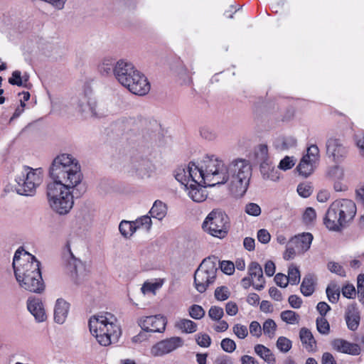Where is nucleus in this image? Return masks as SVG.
I'll return each mask as SVG.
<instances>
[{"mask_svg":"<svg viewBox=\"0 0 364 364\" xmlns=\"http://www.w3.org/2000/svg\"><path fill=\"white\" fill-rule=\"evenodd\" d=\"M206 164L210 187L229 182L230 190L235 197L240 198L245 194L252 176V166L247 160L235 159L226 165L218 156L210 155Z\"/></svg>","mask_w":364,"mask_h":364,"instance_id":"obj_1","label":"nucleus"},{"mask_svg":"<svg viewBox=\"0 0 364 364\" xmlns=\"http://www.w3.org/2000/svg\"><path fill=\"white\" fill-rule=\"evenodd\" d=\"M13 267L21 287L34 293H41L44 290L40 262L22 247H19L14 254Z\"/></svg>","mask_w":364,"mask_h":364,"instance_id":"obj_2","label":"nucleus"},{"mask_svg":"<svg viewBox=\"0 0 364 364\" xmlns=\"http://www.w3.org/2000/svg\"><path fill=\"white\" fill-rule=\"evenodd\" d=\"M49 183L74 189L80 186L83 176L78 161L71 154L57 156L49 168Z\"/></svg>","mask_w":364,"mask_h":364,"instance_id":"obj_3","label":"nucleus"},{"mask_svg":"<svg viewBox=\"0 0 364 364\" xmlns=\"http://www.w3.org/2000/svg\"><path fill=\"white\" fill-rule=\"evenodd\" d=\"M89 328L92 335L103 346L117 342L121 335L117 318L107 312L92 316L89 320Z\"/></svg>","mask_w":364,"mask_h":364,"instance_id":"obj_4","label":"nucleus"},{"mask_svg":"<svg viewBox=\"0 0 364 364\" xmlns=\"http://www.w3.org/2000/svg\"><path fill=\"white\" fill-rule=\"evenodd\" d=\"M72 190L60 185L48 183L47 201L53 212L60 215H65L70 213L74 205Z\"/></svg>","mask_w":364,"mask_h":364,"instance_id":"obj_5","label":"nucleus"},{"mask_svg":"<svg viewBox=\"0 0 364 364\" xmlns=\"http://www.w3.org/2000/svg\"><path fill=\"white\" fill-rule=\"evenodd\" d=\"M43 180V171L41 168H32L24 166L21 173L15 178L16 191L19 195L32 196L36 193V188L42 183Z\"/></svg>","mask_w":364,"mask_h":364,"instance_id":"obj_6","label":"nucleus"},{"mask_svg":"<svg viewBox=\"0 0 364 364\" xmlns=\"http://www.w3.org/2000/svg\"><path fill=\"white\" fill-rule=\"evenodd\" d=\"M210 159V155H205L202 160L196 165L194 162H190L188 165L178 166L174 171L175 178L184 186L192 181H203L207 180L208 168H206V161ZM208 184V181H205Z\"/></svg>","mask_w":364,"mask_h":364,"instance_id":"obj_7","label":"nucleus"},{"mask_svg":"<svg viewBox=\"0 0 364 364\" xmlns=\"http://www.w3.org/2000/svg\"><path fill=\"white\" fill-rule=\"evenodd\" d=\"M219 259L216 257L205 258L194 273V285L196 289L203 293L207 288L214 283L218 269Z\"/></svg>","mask_w":364,"mask_h":364,"instance_id":"obj_8","label":"nucleus"},{"mask_svg":"<svg viewBox=\"0 0 364 364\" xmlns=\"http://www.w3.org/2000/svg\"><path fill=\"white\" fill-rule=\"evenodd\" d=\"M230 227L229 217L219 210L209 213L202 223V229L205 232L219 239H223L228 235Z\"/></svg>","mask_w":364,"mask_h":364,"instance_id":"obj_9","label":"nucleus"},{"mask_svg":"<svg viewBox=\"0 0 364 364\" xmlns=\"http://www.w3.org/2000/svg\"><path fill=\"white\" fill-rule=\"evenodd\" d=\"M75 109L87 116L101 118L107 115L108 110L102 102L86 92L80 94L73 100Z\"/></svg>","mask_w":364,"mask_h":364,"instance_id":"obj_10","label":"nucleus"},{"mask_svg":"<svg viewBox=\"0 0 364 364\" xmlns=\"http://www.w3.org/2000/svg\"><path fill=\"white\" fill-rule=\"evenodd\" d=\"M319 149L315 144L308 147L306 154L301 158L296 167L299 175L306 178L309 176L316 168L319 161Z\"/></svg>","mask_w":364,"mask_h":364,"instance_id":"obj_11","label":"nucleus"},{"mask_svg":"<svg viewBox=\"0 0 364 364\" xmlns=\"http://www.w3.org/2000/svg\"><path fill=\"white\" fill-rule=\"evenodd\" d=\"M127 171L139 178H148L156 173L155 165L145 159H133L127 165Z\"/></svg>","mask_w":364,"mask_h":364,"instance_id":"obj_12","label":"nucleus"},{"mask_svg":"<svg viewBox=\"0 0 364 364\" xmlns=\"http://www.w3.org/2000/svg\"><path fill=\"white\" fill-rule=\"evenodd\" d=\"M139 72V70L132 63L119 60L114 66V76L122 86L125 87L128 82L134 77Z\"/></svg>","mask_w":364,"mask_h":364,"instance_id":"obj_13","label":"nucleus"},{"mask_svg":"<svg viewBox=\"0 0 364 364\" xmlns=\"http://www.w3.org/2000/svg\"><path fill=\"white\" fill-rule=\"evenodd\" d=\"M326 154L334 162L342 161L347 156L348 149L341 139L330 138L326 141Z\"/></svg>","mask_w":364,"mask_h":364,"instance_id":"obj_14","label":"nucleus"},{"mask_svg":"<svg viewBox=\"0 0 364 364\" xmlns=\"http://www.w3.org/2000/svg\"><path fill=\"white\" fill-rule=\"evenodd\" d=\"M138 323L146 332L161 333L165 330L166 318L160 315L144 316L139 318Z\"/></svg>","mask_w":364,"mask_h":364,"instance_id":"obj_15","label":"nucleus"},{"mask_svg":"<svg viewBox=\"0 0 364 364\" xmlns=\"http://www.w3.org/2000/svg\"><path fill=\"white\" fill-rule=\"evenodd\" d=\"M183 344V341L181 338L177 336L171 337L158 342L151 348V352L154 356H162L181 347Z\"/></svg>","mask_w":364,"mask_h":364,"instance_id":"obj_16","label":"nucleus"},{"mask_svg":"<svg viewBox=\"0 0 364 364\" xmlns=\"http://www.w3.org/2000/svg\"><path fill=\"white\" fill-rule=\"evenodd\" d=\"M341 213L339 211V206L337 203L333 202L328 208L326 216L324 218V224L326 227L333 231H339L345 227L344 222H343Z\"/></svg>","mask_w":364,"mask_h":364,"instance_id":"obj_17","label":"nucleus"},{"mask_svg":"<svg viewBox=\"0 0 364 364\" xmlns=\"http://www.w3.org/2000/svg\"><path fill=\"white\" fill-rule=\"evenodd\" d=\"M124 87L134 95L142 96L149 92L150 84L145 75L139 71L134 77L128 82L127 85Z\"/></svg>","mask_w":364,"mask_h":364,"instance_id":"obj_18","label":"nucleus"},{"mask_svg":"<svg viewBox=\"0 0 364 364\" xmlns=\"http://www.w3.org/2000/svg\"><path fill=\"white\" fill-rule=\"evenodd\" d=\"M205 181L206 180L197 182L192 181L185 186L188 196L193 201L201 203L206 199L208 193L205 187L210 186Z\"/></svg>","mask_w":364,"mask_h":364,"instance_id":"obj_19","label":"nucleus"},{"mask_svg":"<svg viewBox=\"0 0 364 364\" xmlns=\"http://www.w3.org/2000/svg\"><path fill=\"white\" fill-rule=\"evenodd\" d=\"M339 206V211L341 213V217L340 219H343L344 225L350 222L356 214V205L355 203L348 199L336 200L334 201Z\"/></svg>","mask_w":364,"mask_h":364,"instance_id":"obj_20","label":"nucleus"},{"mask_svg":"<svg viewBox=\"0 0 364 364\" xmlns=\"http://www.w3.org/2000/svg\"><path fill=\"white\" fill-rule=\"evenodd\" d=\"M332 348L339 353L358 355L360 353V348L356 343L348 342L342 338L333 339L331 343Z\"/></svg>","mask_w":364,"mask_h":364,"instance_id":"obj_21","label":"nucleus"},{"mask_svg":"<svg viewBox=\"0 0 364 364\" xmlns=\"http://www.w3.org/2000/svg\"><path fill=\"white\" fill-rule=\"evenodd\" d=\"M248 274L252 279V286L257 290H262L264 287V278L262 267L257 262H252L248 266Z\"/></svg>","mask_w":364,"mask_h":364,"instance_id":"obj_22","label":"nucleus"},{"mask_svg":"<svg viewBox=\"0 0 364 364\" xmlns=\"http://www.w3.org/2000/svg\"><path fill=\"white\" fill-rule=\"evenodd\" d=\"M27 308L38 322H43L46 319V314L42 301L36 297H31L27 301Z\"/></svg>","mask_w":364,"mask_h":364,"instance_id":"obj_23","label":"nucleus"},{"mask_svg":"<svg viewBox=\"0 0 364 364\" xmlns=\"http://www.w3.org/2000/svg\"><path fill=\"white\" fill-rule=\"evenodd\" d=\"M313 235L309 232H304L302 234L295 235L289 240L291 245H294L296 250L302 254L306 252L311 247L313 240Z\"/></svg>","mask_w":364,"mask_h":364,"instance_id":"obj_24","label":"nucleus"},{"mask_svg":"<svg viewBox=\"0 0 364 364\" xmlns=\"http://www.w3.org/2000/svg\"><path fill=\"white\" fill-rule=\"evenodd\" d=\"M70 309V304L63 299H58L54 306V321L63 324L66 321Z\"/></svg>","mask_w":364,"mask_h":364,"instance_id":"obj_25","label":"nucleus"},{"mask_svg":"<svg viewBox=\"0 0 364 364\" xmlns=\"http://www.w3.org/2000/svg\"><path fill=\"white\" fill-rule=\"evenodd\" d=\"M260 172L263 178L277 181L279 178V173L271 159H265L259 162Z\"/></svg>","mask_w":364,"mask_h":364,"instance_id":"obj_26","label":"nucleus"},{"mask_svg":"<svg viewBox=\"0 0 364 364\" xmlns=\"http://www.w3.org/2000/svg\"><path fill=\"white\" fill-rule=\"evenodd\" d=\"M67 268L73 279L75 280L76 283H80L81 279L85 276V267L82 262L73 257L68 262Z\"/></svg>","mask_w":364,"mask_h":364,"instance_id":"obj_27","label":"nucleus"},{"mask_svg":"<svg viewBox=\"0 0 364 364\" xmlns=\"http://www.w3.org/2000/svg\"><path fill=\"white\" fill-rule=\"evenodd\" d=\"M345 319L348 328L350 331H355L358 329L360 324V314L358 309L354 305L348 306L346 312Z\"/></svg>","mask_w":364,"mask_h":364,"instance_id":"obj_28","label":"nucleus"},{"mask_svg":"<svg viewBox=\"0 0 364 364\" xmlns=\"http://www.w3.org/2000/svg\"><path fill=\"white\" fill-rule=\"evenodd\" d=\"M299 338L303 346L306 348V350H316V341L309 329L306 328H301L299 331Z\"/></svg>","mask_w":364,"mask_h":364,"instance_id":"obj_29","label":"nucleus"},{"mask_svg":"<svg viewBox=\"0 0 364 364\" xmlns=\"http://www.w3.org/2000/svg\"><path fill=\"white\" fill-rule=\"evenodd\" d=\"M167 213L166 205L161 200H156L151 208L150 209L149 214L151 218H156L159 220H161L165 218Z\"/></svg>","mask_w":364,"mask_h":364,"instance_id":"obj_30","label":"nucleus"},{"mask_svg":"<svg viewBox=\"0 0 364 364\" xmlns=\"http://www.w3.org/2000/svg\"><path fill=\"white\" fill-rule=\"evenodd\" d=\"M316 279L313 274H308L304 276L301 284V292L306 296H311L315 290Z\"/></svg>","mask_w":364,"mask_h":364,"instance_id":"obj_31","label":"nucleus"},{"mask_svg":"<svg viewBox=\"0 0 364 364\" xmlns=\"http://www.w3.org/2000/svg\"><path fill=\"white\" fill-rule=\"evenodd\" d=\"M117 62L112 58L107 57L102 59L99 65V71L104 76L114 75V68Z\"/></svg>","mask_w":364,"mask_h":364,"instance_id":"obj_32","label":"nucleus"},{"mask_svg":"<svg viewBox=\"0 0 364 364\" xmlns=\"http://www.w3.org/2000/svg\"><path fill=\"white\" fill-rule=\"evenodd\" d=\"M255 353L268 364H274L275 358L272 351L262 344H257L255 346Z\"/></svg>","mask_w":364,"mask_h":364,"instance_id":"obj_33","label":"nucleus"},{"mask_svg":"<svg viewBox=\"0 0 364 364\" xmlns=\"http://www.w3.org/2000/svg\"><path fill=\"white\" fill-rule=\"evenodd\" d=\"M175 327L186 333H192L197 331V324L193 321L186 318H181L176 321Z\"/></svg>","mask_w":364,"mask_h":364,"instance_id":"obj_34","label":"nucleus"},{"mask_svg":"<svg viewBox=\"0 0 364 364\" xmlns=\"http://www.w3.org/2000/svg\"><path fill=\"white\" fill-rule=\"evenodd\" d=\"M296 143L297 140L294 136H282L277 139L274 142V146L278 149L286 150L296 146Z\"/></svg>","mask_w":364,"mask_h":364,"instance_id":"obj_35","label":"nucleus"},{"mask_svg":"<svg viewBox=\"0 0 364 364\" xmlns=\"http://www.w3.org/2000/svg\"><path fill=\"white\" fill-rule=\"evenodd\" d=\"M120 233L125 237H131L136 231L134 221L122 220L119 225Z\"/></svg>","mask_w":364,"mask_h":364,"instance_id":"obj_36","label":"nucleus"},{"mask_svg":"<svg viewBox=\"0 0 364 364\" xmlns=\"http://www.w3.org/2000/svg\"><path fill=\"white\" fill-rule=\"evenodd\" d=\"M134 223L136 230L142 229L145 230L146 231H149L152 225L151 218L149 215L141 216L136 219Z\"/></svg>","mask_w":364,"mask_h":364,"instance_id":"obj_37","label":"nucleus"},{"mask_svg":"<svg viewBox=\"0 0 364 364\" xmlns=\"http://www.w3.org/2000/svg\"><path fill=\"white\" fill-rule=\"evenodd\" d=\"M281 319L288 324H297L299 322L300 316L295 311L291 310H286L281 313Z\"/></svg>","mask_w":364,"mask_h":364,"instance_id":"obj_38","label":"nucleus"},{"mask_svg":"<svg viewBox=\"0 0 364 364\" xmlns=\"http://www.w3.org/2000/svg\"><path fill=\"white\" fill-rule=\"evenodd\" d=\"M287 277L290 284H298L301 279V274L299 268L295 264H291L289 267L288 275Z\"/></svg>","mask_w":364,"mask_h":364,"instance_id":"obj_39","label":"nucleus"},{"mask_svg":"<svg viewBox=\"0 0 364 364\" xmlns=\"http://www.w3.org/2000/svg\"><path fill=\"white\" fill-rule=\"evenodd\" d=\"M262 328L264 335L267 336L270 338L274 337L277 330V324L274 320L270 318L266 320Z\"/></svg>","mask_w":364,"mask_h":364,"instance_id":"obj_40","label":"nucleus"},{"mask_svg":"<svg viewBox=\"0 0 364 364\" xmlns=\"http://www.w3.org/2000/svg\"><path fill=\"white\" fill-rule=\"evenodd\" d=\"M318 331L323 335H327L330 332V325L328 321L323 316L318 317L316 321Z\"/></svg>","mask_w":364,"mask_h":364,"instance_id":"obj_41","label":"nucleus"},{"mask_svg":"<svg viewBox=\"0 0 364 364\" xmlns=\"http://www.w3.org/2000/svg\"><path fill=\"white\" fill-rule=\"evenodd\" d=\"M326 294L330 302L336 303L340 296V289L336 285L328 286Z\"/></svg>","mask_w":364,"mask_h":364,"instance_id":"obj_42","label":"nucleus"},{"mask_svg":"<svg viewBox=\"0 0 364 364\" xmlns=\"http://www.w3.org/2000/svg\"><path fill=\"white\" fill-rule=\"evenodd\" d=\"M291 346L292 343L289 338L284 336H280L278 338L277 341V347L281 352H288L291 348Z\"/></svg>","mask_w":364,"mask_h":364,"instance_id":"obj_43","label":"nucleus"},{"mask_svg":"<svg viewBox=\"0 0 364 364\" xmlns=\"http://www.w3.org/2000/svg\"><path fill=\"white\" fill-rule=\"evenodd\" d=\"M233 333L240 339H245L248 336L247 327L241 323H236L232 327Z\"/></svg>","mask_w":364,"mask_h":364,"instance_id":"obj_44","label":"nucleus"},{"mask_svg":"<svg viewBox=\"0 0 364 364\" xmlns=\"http://www.w3.org/2000/svg\"><path fill=\"white\" fill-rule=\"evenodd\" d=\"M328 175L333 181H341L344 177V171L342 168L335 166L329 169Z\"/></svg>","mask_w":364,"mask_h":364,"instance_id":"obj_45","label":"nucleus"},{"mask_svg":"<svg viewBox=\"0 0 364 364\" xmlns=\"http://www.w3.org/2000/svg\"><path fill=\"white\" fill-rule=\"evenodd\" d=\"M162 283L161 282H145L141 288L143 294L152 293L155 294L156 291L161 288Z\"/></svg>","mask_w":364,"mask_h":364,"instance_id":"obj_46","label":"nucleus"},{"mask_svg":"<svg viewBox=\"0 0 364 364\" xmlns=\"http://www.w3.org/2000/svg\"><path fill=\"white\" fill-rule=\"evenodd\" d=\"M296 163V159L294 156H285L282 159L278 165V168L283 171H287L291 168Z\"/></svg>","mask_w":364,"mask_h":364,"instance_id":"obj_47","label":"nucleus"},{"mask_svg":"<svg viewBox=\"0 0 364 364\" xmlns=\"http://www.w3.org/2000/svg\"><path fill=\"white\" fill-rule=\"evenodd\" d=\"M189 315L194 319H200L204 316L205 311L200 306L193 304L189 308Z\"/></svg>","mask_w":364,"mask_h":364,"instance_id":"obj_48","label":"nucleus"},{"mask_svg":"<svg viewBox=\"0 0 364 364\" xmlns=\"http://www.w3.org/2000/svg\"><path fill=\"white\" fill-rule=\"evenodd\" d=\"M200 133L203 139L208 141L215 140L218 136L217 132L213 129L208 127L201 128Z\"/></svg>","mask_w":364,"mask_h":364,"instance_id":"obj_49","label":"nucleus"},{"mask_svg":"<svg viewBox=\"0 0 364 364\" xmlns=\"http://www.w3.org/2000/svg\"><path fill=\"white\" fill-rule=\"evenodd\" d=\"M245 212L251 216L257 217L261 214V208L255 203H249L245 207Z\"/></svg>","mask_w":364,"mask_h":364,"instance_id":"obj_50","label":"nucleus"},{"mask_svg":"<svg viewBox=\"0 0 364 364\" xmlns=\"http://www.w3.org/2000/svg\"><path fill=\"white\" fill-rule=\"evenodd\" d=\"M224 315L223 308L213 306H211L208 311V316L213 321H219L222 318Z\"/></svg>","mask_w":364,"mask_h":364,"instance_id":"obj_51","label":"nucleus"},{"mask_svg":"<svg viewBox=\"0 0 364 364\" xmlns=\"http://www.w3.org/2000/svg\"><path fill=\"white\" fill-rule=\"evenodd\" d=\"M230 291L226 287H220L215 290V296L218 301H225L230 297Z\"/></svg>","mask_w":364,"mask_h":364,"instance_id":"obj_52","label":"nucleus"},{"mask_svg":"<svg viewBox=\"0 0 364 364\" xmlns=\"http://www.w3.org/2000/svg\"><path fill=\"white\" fill-rule=\"evenodd\" d=\"M220 346L222 349L227 353H232L236 349L235 342L229 338L223 339Z\"/></svg>","mask_w":364,"mask_h":364,"instance_id":"obj_53","label":"nucleus"},{"mask_svg":"<svg viewBox=\"0 0 364 364\" xmlns=\"http://www.w3.org/2000/svg\"><path fill=\"white\" fill-rule=\"evenodd\" d=\"M327 267L328 270L332 273L336 274L341 277H346V272L340 264L334 262H329Z\"/></svg>","mask_w":364,"mask_h":364,"instance_id":"obj_54","label":"nucleus"},{"mask_svg":"<svg viewBox=\"0 0 364 364\" xmlns=\"http://www.w3.org/2000/svg\"><path fill=\"white\" fill-rule=\"evenodd\" d=\"M297 192L303 198H308L313 192L312 187L309 183H301L297 187Z\"/></svg>","mask_w":364,"mask_h":364,"instance_id":"obj_55","label":"nucleus"},{"mask_svg":"<svg viewBox=\"0 0 364 364\" xmlns=\"http://www.w3.org/2000/svg\"><path fill=\"white\" fill-rule=\"evenodd\" d=\"M218 267H220L221 271L228 275L233 274L235 270V264L230 261H223L218 263Z\"/></svg>","mask_w":364,"mask_h":364,"instance_id":"obj_56","label":"nucleus"},{"mask_svg":"<svg viewBox=\"0 0 364 364\" xmlns=\"http://www.w3.org/2000/svg\"><path fill=\"white\" fill-rule=\"evenodd\" d=\"M9 82L12 85H17L22 87L23 81L21 76V73L19 70H15L12 73L11 77L9 78Z\"/></svg>","mask_w":364,"mask_h":364,"instance_id":"obj_57","label":"nucleus"},{"mask_svg":"<svg viewBox=\"0 0 364 364\" xmlns=\"http://www.w3.org/2000/svg\"><path fill=\"white\" fill-rule=\"evenodd\" d=\"M298 254L300 253L296 250L294 245H291V242L289 241L283 255L284 259L286 260L291 259Z\"/></svg>","mask_w":364,"mask_h":364,"instance_id":"obj_58","label":"nucleus"},{"mask_svg":"<svg viewBox=\"0 0 364 364\" xmlns=\"http://www.w3.org/2000/svg\"><path fill=\"white\" fill-rule=\"evenodd\" d=\"M355 140L360 154L364 157V132L361 131L355 134Z\"/></svg>","mask_w":364,"mask_h":364,"instance_id":"obj_59","label":"nucleus"},{"mask_svg":"<svg viewBox=\"0 0 364 364\" xmlns=\"http://www.w3.org/2000/svg\"><path fill=\"white\" fill-rule=\"evenodd\" d=\"M316 218V211L312 208H307L304 213L303 220L306 224L312 223Z\"/></svg>","mask_w":364,"mask_h":364,"instance_id":"obj_60","label":"nucleus"},{"mask_svg":"<svg viewBox=\"0 0 364 364\" xmlns=\"http://www.w3.org/2000/svg\"><path fill=\"white\" fill-rule=\"evenodd\" d=\"M256 154L259 162L265 161V159H270L268 155V147L266 144H260L258 146V151Z\"/></svg>","mask_w":364,"mask_h":364,"instance_id":"obj_61","label":"nucleus"},{"mask_svg":"<svg viewBox=\"0 0 364 364\" xmlns=\"http://www.w3.org/2000/svg\"><path fill=\"white\" fill-rule=\"evenodd\" d=\"M257 240L262 244H267L271 239V235L269 231L266 229H260L257 234Z\"/></svg>","mask_w":364,"mask_h":364,"instance_id":"obj_62","label":"nucleus"},{"mask_svg":"<svg viewBox=\"0 0 364 364\" xmlns=\"http://www.w3.org/2000/svg\"><path fill=\"white\" fill-rule=\"evenodd\" d=\"M262 328L259 322L253 321L250 324V333L252 336L259 338L262 335Z\"/></svg>","mask_w":364,"mask_h":364,"instance_id":"obj_63","label":"nucleus"},{"mask_svg":"<svg viewBox=\"0 0 364 364\" xmlns=\"http://www.w3.org/2000/svg\"><path fill=\"white\" fill-rule=\"evenodd\" d=\"M196 342L200 346L207 348L210 345L211 339L206 333L199 334L196 338Z\"/></svg>","mask_w":364,"mask_h":364,"instance_id":"obj_64","label":"nucleus"}]
</instances>
